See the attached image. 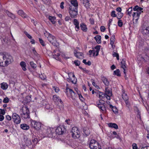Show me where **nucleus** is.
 Returning a JSON list of instances; mask_svg holds the SVG:
<instances>
[{"label":"nucleus","mask_w":149,"mask_h":149,"mask_svg":"<svg viewBox=\"0 0 149 149\" xmlns=\"http://www.w3.org/2000/svg\"><path fill=\"white\" fill-rule=\"evenodd\" d=\"M21 116L22 118L27 119L30 118L29 111L26 106H24L20 109Z\"/></svg>","instance_id":"1"},{"label":"nucleus","mask_w":149,"mask_h":149,"mask_svg":"<svg viewBox=\"0 0 149 149\" xmlns=\"http://www.w3.org/2000/svg\"><path fill=\"white\" fill-rule=\"evenodd\" d=\"M91 149H101V146L99 143L94 139L91 140L89 143Z\"/></svg>","instance_id":"2"},{"label":"nucleus","mask_w":149,"mask_h":149,"mask_svg":"<svg viewBox=\"0 0 149 149\" xmlns=\"http://www.w3.org/2000/svg\"><path fill=\"white\" fill-rule=\"evenodd\" d=\"M65 92L67 95L72 98L73 100H74L76 99L77 95L72 89L69 88L68 87H67L66 88Z\"/></svg>","instance_id":"3"},{"label":"nucleus","mask_w":149,"mask_h":149,"mask_svg":"<svg viewBox=\"0 0 149 149\" xmlns=\"http://www.w3.org/2000/svg\"><path fill=\"white\" fill-rule=\"evenodd\" d=\"M72 137L75 139H78L80 136V133L77 128L74 127L72 128L71 130Z\"/></svg>","instance_id":"4"},{"label":"nucleus","mask_w":149,"mask_h":149,"mask_svg":"<svg viewBox=\"0 0 149 149\" xmlns=\"http://www.w3.org/2000/svg\"><path fill=\"white\" fill-rule=\"evenodd\" d=\"M96 104L97 106L102 111L104 112L106 111V104L104 100H100L99 102H96Z\"/></svg>","instance_id":"5"},{"label":"nucleus","mask_w":149,"mask_h":149,"mask_svg":"<svg viewBox=\"0 0 149 149\" xmlns=\"http://www.w3.org/2000/svg\"><path fill=\"white\" fill-rule=\"evenodd\" d=\"M3 56L6 66L13 61L12 57L8 53L3 54Z\"/></svg>","instance_id":"6"},{"label":"nucleus","mask_w":149,"mask_h":149,"mask_svg":"<svg viewBox=\"0 0 149 149\" xmlns=\"http://www.w3.org/2000/svg\"><path fill=\"white\" fill-rule=\"evenodd\" d=\"M73 6L69 7V12L70 16L72 18H75L76 17L78 14L77 9L74 8Z\"/></svg>","instance_id":"7"},{"label":"nucleus","mask_w":149,"mask_h":149,"mask_svg":"<svg viewBox=\"0 0 149 149\" xmlns=\"http://www.w3.org/2000/svg\"><path fill=\"white\" fill-rule=\"evenodd\" d=\"M45 132L47 136L49 137H52L54 136L55 134V130L53 128L48 127L45 130Z\"/></svg>","instance_id":"8"},{"label":"nucleus","mask_w":149,"mask_h":149,"mask_svg":"<svg viewBox=\"0 0 149 149\" xmlns=\"http://www.w3.org/2000/svg\"><path fill=\"white\" fill-rule=\"evenodd\" d=\"M31 124L32 127L36 130H38L41 128V124L38 122L32 120L31 121Z\"/></svg>","instance_id":"9"},{"label":"nucleus","mask_w":149,"mask_h":149,"mask_svg":"<svg viewBox=\"0 0 149 149\" xmlns=\"http://www.w3.org/2000/svg\"><path fill=\"white\" fill-rule=\"evenodd\" d=\"M66 131L64 126L63 125L60 126L55 130L56 133L58 135L63 134Z\"/></svg>","instance_id":"10"},{"label":"nucleus","mask_w":149,"mask_h":149,"mask_svg":"<svg viewBox=\"0 0 149 149\" xmlns=\"http://www.w3.org/2000/svg\"><path fill=\"white\" fill-rule=\"evenodd\" d=\"M47 39L53 45L56 46L58 45V43L57 42L56 38L52 34Z\"/></svg>","instance_id":"11"},{"label":"nucleus","mask_w":149,"mask_h":149,"mask_svg":"<svg viewBox=\"0 0 149 149\" xmlns=\"http://www.w3.org/2000/svg\"><path fill=\"white\" fill-rule=\"evenodd\" d=\"M12 118L14 122L16 124H19L21 122L20 117L17 113H14L13 114Z\"/></svg>","instance_id":"12"},{"label":"nucleus","mask_w":149,"mask_h":149,"mask_svg":"<svg viewBox=\"0 0 149 149\" xmlns=\"http://www.w3.org/2000/svg\"><path fill=\"white\" fill-rule=\"evenodd\" d=\"M141 31L144 36L148 35H149V26H143L141 27Z\"/></svg>","instance_id":"13"},{"label":"nucleus","mask_w":149,"mask_h":149,"mask_svg":"<svg viewBox=\"0 0 149 149\" xmlns=\"http://www.w3.org/2000/svg\"><path fill=\"white\" fill-rule=\"evenodd\" d=\"M0 65L3 67L7 66L6 64L3 54L0 53Z\"/></svg>","instance_id":"14"},{"label":"nucleus","mask_w":149,"mask_h":149,"mask_svg":"<svg viewBox=\"0 0 149 149\" xmlns=\"http://www.w3.org/2000/svg\"><path fill=\"white\" fill-rule=\"evenodd\" d=\"M60 55L59 52L56 50H54L52 53L53 57L57 60L59 59V56Z\"/></svg>","instance_id":"15"},{"label":"nucleus","mask_w":149,"mask_h":149,"mask_svg":"<svg viewBox=\"0 0 149 149\" xmlns=\"http://www.w3.org/2000/svg\"><path fill=\"white\" fill-rule=\"evenodd\" d=\"M41 103L43 106H45V108L47 109L52 110L53 109L52 106H51L49 104L47 103V102L44 100H42Z\"/></svg>","instance_id":"16"},{"label":"nucleus","mask_w":149,"mask_h":149,"mask_svg":"<svg viewBox=\"0 0 149 149\" xmlns=\"http://www.w3.org/2000/svg\"><path fill=\"white\" fill-rule=\"evenodd\" d=\"M74 54L75 56L79 58L82 59L84 58L83 54L81 52H77V51L74 50Z\"/></svg>","instance_id":"17"},{"label":"nucleus","mask_w":149,"mask_h":149,"mask_svg":"<svg viewBox=\"0 0 149 149\" xmlns=\"http://www.w3.org/2000/svg\"><path fill=\"white\" fill-rule=\"evenodd\" d=\"M71 5L69 7L73 6V8L78 9V3L77 0H72L71 1Z\"/></svg>","instance_id":"18"},{"label":"nucleus","mask_w":149,"mask_h":149,"mask_svg":"<svg viewBox=\"0 0 149 149\" xmlns=\"http://www.w3.org/2000/svg\"><path fill=\"white\" fill-rule=\"evenodd\" d=\"M101 79L106 86H108L109 85V82L106 77L104 76H102Z\"/></svg>","instance_id":"19"},{"label":"nucleus","mask_w":149,"mask_h":149,"mask_svg":"<svg viewBox=\"0 0 149 149\" xmlns=\"http://www.w3.org/2000/svg\"><path fill=\"white\" fill-rule=\"evenodd\" d=\"M75 26V29L76 31H78L80 29L79 22L77 20L74 19L73 22Z\"/></svg>","instance_id":"20"},{"label":"nucleus","mask_w":149,"mask_h":149,"mask_svg":"<svg viewBox=\"0 0 149 149\" xmlns=\"http://www.w3.org/2000/svg\"><path fill=\"white\" fill-rule=\"evenodd\" d=\"M53 99L54 102L56 103H58L59 102L61 103H62V101L60 99L59 96L57 95H54L53 96Z\"/></svg>","instance_id":"21"},{"label":"nucleus","mask_w":149,"mask_h":149,"mask_svg":"<svg viewBox=\"0 0 149 149\" xmlns=\"http://www.w3.org/2000/svg\"><path fill=\"white\" fill-rule=\"evenodd\" d=\"M90 130L87 127H84L83 129L84 135V136H88L90 134Z\"/></svg>","instance_id":"22"},{"label":"nucleus","mask_w":149,"mask_h":149,"mask_svg":"<svg viewBox=\"0 0 149 149\" xmlns=\"http://www.w3.org/2000/svg\"><path fill=\"white\" fill-rule=\"evenodd\" d=\"M18 14L24 18H27V15L22 10H19L17 12Z\"/></svg>","instance_id":"23"},{"label":"nucleus","mask_w":149,"mask_h":149,"mask_svg":"<svg viewBox=\"0 0 149 149\" xmlns=\"http://www.w3.org/2000/svg\"><path fill=\"white\" fill-rule=\"evenodd\" d=\"M20 127L24 130H27L29 128V126L26 124H22L20 125Z\"/></svg>","instance_id":"24"},{"label":"nucleus","mask_w":149,"mask_h":149,"mask_svg":"<svg viewBox=\"0 0 149 149\" xmlns=\"http://www.w3.org/2000/svg\"><path fill=\"white\" fill-rule=\"evenodd\" d=\"M80 27L81 29L84 32H86L87 30V28L86 25L84 23H82L80 24Z\"/></svg>","instance_id":"25"},{"label":"nucleus","mask_w":149,"mask_h":149,"mask_svg":"<svg viewBox=\"0 0 149 149\" xmlns=\"http://www.w3.org/2000/svg\"><path fill=\"white\" fill-rule=\"evenodd\" d=\"M83 4L84 6L87 8H88L90 7V3L88 0H83Z\"/></svg>","instance_id":"26"},{"label":"nucleus","mask_w":149,"mask_h":149,"mask_svg":"<svg viewBox=\"0 0 149 149\" xmlns=\"http://www.w3.org/2000/svg\"><path fill=\"white\" fill-rule=\"evenodd\" d=\"M8 87V85L6 83L3 82L1 84V88L3 90H6Z\"/></svg>","instance_id":"27"},{"label":"nucleus","mask_w":149,"mask_h":149,"mask_svg":"<svg viewBox=\"0 0 149 149\" xmlns=\"http://www.w3.org/2000/svg\"><path fill=\"white\" fill-rule=\"evenodd\" d=\"M20 65H21L22 70L24 71H26V64L24 62L22 61L20 63Z\"/></svg>","instance_id":"28"},{"label":"nucleus","mask_w":149,"mask_h":149,"mask_svg":"<svg viewBox=\"0 0 149 149\" xmlns=\"http://www.w3.org/2000/svg\"><path fill=\"white\" fill-rule=\"evenodd\" d=\"M109 126L110 127L113 128L115 129H118V128L117 125L115 123H110L108 124Z\"/></svg>","instance_id":"29"},{"label":"nucleus","mask_w":149,"mask_h":149,"mask_svg":"<svg viewBox=\"0 0 149 149\" xmlns=\"http://www.w3.org/2000/svg\"><path fill=\"white\" fill-rule=\"evenodd\" d=\"M109 107L110 108L112 109V110L113 112L115 114H117L118 113V110L117 109V108L115 107H113L112 105L110 104L109 105Z\"/></svg>","instance_id":"30"},{"label":"nucleus","mask_w":149,"mask_h":149,"mask_svg":"<svg viewBox=\"0 0 149 149\" xmlns=\"http://www.w3.org/2000/svg\"><path fill=\"white\" fill-rule=\"evenodd\" d=\"M106 96L107 95H112L111 91L108 89V87H106L105 89V93Z\"/></svg>","instance_id":"31"},{"label":"nucleus","mask_w":149,"mask_h":149,"mask_svg":"<svg viewBox=\"0 0 149 149\" xmlns=\"http://www.w3.org/2000/svg\"><path fill=\"white\" fill-rule=\"evenodd\" d=\"M26 146H29L30 148H31V146L32 144V143L30 139H27L25 141Z\"/></svg>","instance_id":"32"},{"label":"nucleus","mask_w":149,"mask_h":149,"mask_svg":"<svg viewBox=\"0 0 149 149\" xmlns=\"http://www.w3.org/2000/svg\"><path fill=\"white\" fill-rule=\"evenodd\" d=\"M133 9L134 11H139L141 12V11L143 10V8L136 5L133 8Z\"/></svg>","instance_id":"33"},{"label":"nucleus","mask_w":149,"mask_h":149,"mask_svg":"<svg viewBox=\"0 0 149 149\" xmlns=\"http://www.w3.org/2000/svg\"><path fill=\"white\" fill-rule=\"evenodd\" d=\"M141 13V12L139 11H136L135 12H134L133 15V17L134 18H135L136 17H139V15Z\"/></svg>","instance_id":"34"},{"label":"nucleus","mask_w":149,"mask_h":149,"mask_svg":"<svg viewBox=\"0 0 149 149\" xmlns=\"http://www.w3.org/2000/svg\"><path fill=\"white\" fill-rule=\"evenodd\" d=\"M49 20L51 21L53 24H54L56 23V21H55L56 17H52L51 16H49Z\"/></svg>","instance_id":"35"},{"label":"nucleus","mask_w":149,"mask_h":149,"mask_svg":"<svg viewBox=\"0 0 149 149\" xmlns=\"http://www.w3.org/2000/svg\"><path fill=\"white\" fill-rule=\"evenodd\" d=\"M94 39L98 43H100L101 42V37L100 35L96 36L94 37Z\"/></svg>","instance_id":"36"},{"label":"nucleus","mask_w":149,"mask_h":149,"mask_svg":"<svg viewBox=\"0 0 149 149\" xmlns=\"http://www.w3.org/2000/svg\"><path fill=\"white\" fill-rule=\"evenodd\" d=\"M100 45H97L95 47V49H96L95 51V52L96 53L95 55L96 56L98 55L99 51L100 49Z\"/></svg>","instance_id":"37"},{"label":"nucleus","mask_w":149,"mask_h":149,"mask_svg":"<svg viewBox=\"0 0 149 149\" xmlns=\"http://www.w3.org/2000/svg\"><path fill=\"white\" fill-rule=\"evenodd\" d=\"M125 61L126 59L123 58L122 60V61L121 62L122 65L121 67L123 69H124V68H126Z\"/></svg>","instance_id":"38"},{"label":"nucleus","mask_w":149,"mask_h":149,"mask_svg":"<svg viewBox=\"0 0 149 149\" xmlns=\"http://www.w3.org/2000/svg\"><path fill=\"white\" fill-rule=\"evenodd\" d=\"M67 80L68 82H71L73 84H75L77 81V79H75V78H74V79L72 80L71 78H70V77L69 78H67Z\"/></svg>","instance_id":"39"},{"label":"nucleus","mask_w":149,"mask_h":149,"mask_svg":"<svg viewBox=\"0 0 149 149\" xmlns=\"http://www.w3.org/2000/svg\"><path fill=\"white\" fill-rule=\"evenodd\" d=\"M113 75H116L118 76H120V71L118 69H117L116 70H115L113 72Z\"/></svg>","instance_id":"40"},{"label":"nucleus","mask_w":149,"mask_h":149,"mask_svg":"<svg viewBox=\"0 0 149 149\" xmlns=\"http://www.w3.org/2000/svg\"><path fill=\"white\" fill-rule=\"evenodd\" d=\"M122 97L123 99L124 100H128V97L127 96V95L125 93H123L122 94Z\"/></svg>","instance_id":"41"},{"label":"nucleus","mask_w":149,"mask_h":149,"mask_svg":"<svg viewBox=\"0 0 149 149\" xmlns=\"http://www.w3.org/2000/svg\"><path fill=\"white\" fill-rule=\"evenodd\" d=\"M32 141L33 145H32V148L34 147L38 142V141L37 138H35L32 140Z\"/></svg>","instance_id":"42"},{"label":"nucleus","mask_w":149,"mask_h":149,"mask_svg":"<svg viewBox=\"0 0 149 149\" xmlns=\"http://www.w3.org/2000/svg\"><path fill=\"white\" fill-rule=\"evenodd\" d=\"M106 94L102 92H99V97L100 98L102 99L104 97H105Z\"/></svg>","instance_id":"43"},{"label":"nucleus","mask_w":149,"mask_h":149,"mask_svg":"<svg viewBox=\"0 0 149 149\" xmlns=\"http://www.w3.org/2000/svg\"><path fill=\"white\" fill-rule=\"evenodd\" d=\"M30 65L32 68H35L37 67V65L36 64L34 63L33 61H31L30 63Z\"/></svg>","instance_id":"44"},{"label":"nucleus","mask_w":149,"mask_h":149,"mask_svg":"<svg viewBox=\"0 0 149 149\" xmlns=\"http://www.w3.org/2000/svg\"><path fill=\"white\" fill-rule=\"evenodd\" d=\"M117 14L118 15L117 18L118 19H120L123 16V14L121 12H118Z\"/></svg>","instance_id":"45"},{"label":"nucleus","mask_w":149,"mask_h":149,"mask_svg":"<svg viewBox=\"0 0 149 149\" xmlns=\"http://www.w3.org/2000/svg\"><path fill=\"white\" fill-rule=\"evenodd\" d=\"M113 56L114 57H116L117 59L118 60L119 59V56L118 54L116 52H113L112 54Z\"/></svg>","instance_id":"46"},{"label":"nucleus","mask_w":149,"mask_h":149,"mask_svg":"<svg viewBox=\"0 0 149 149\" xmlns=\"http://www.w3.org/2000/svg\"><path fill=\"white\" fill-rule=\"evenodd\" d=\"M7 14L8 16L11 17L12 19H14L15 18V15L11 13H10L9 12H8Z\"/></svg>","instance_id":"47"},{"label":"nucleus","mask_w":149,"mask_h":149,"mask_svg":"<svg viewBox=\"0 0 149 149\" xmlns=\"http://www.w3.org/2000/svg\"><path fill=\"white\" fill-rule=\"evenodd\" d=\"M111 16L113 17H116L117 15L116 14V12L114 10H113L111 13Z\"/></svg>","instance_id":"48"},{"label":"nucleus","mask_w":149,"mask_h":149,"mask_svg":"<svg viewBox=\"0 0 149 149\" xmlns=\"http://www.w3.org/2000/svg\"><path fill=\"white\" fill-rule=\"evenodd\" d=\"M118 26L119 27H121L123 25V23L122 20H120V19H119V20L118 21Z\"/></svg>","instance_id":"49"},{"label":"nucleus","mask_w":149,"mask_h":149,"mask_svg":"<svg viewBox=\"0 0 149 149\" xmlns=\"http://www.w3.org/2000/svg\"><path fill=\"white\" fill-rule=\"evenodd\" d=\"M39 42L41 44V45L43 46H45V45L44 43V42L43 41V40L41 38H39Z\"/></svg>","instance_id":"50"},{"label":"nucleus","mask_w":149,"mask_h":149,"mask_svg":"<svg viewBox=\"0 0 149 149\" xmlns=\"http://www.w3.org/2000/svg\"><path fill=\"white\" fill-rule=\"evenodd\" d=\"M45 36L47 38H48L51 34L48 32L46 31L45 33H44Z\"/></svg>","instance_id":"51"},{"label":"nucleus","mask_w":149,"mask_h":149,"mask_svg":"<svg viewBox=\"0 0 149 149\" xmlns=\"http://www.w3.org/2000/svg\"><path fill=\"white\" fill-rule=\"evenodd\" d=\"M132 10V7H130L129 8V9L127 10V11H128L127 14H128L130 16V14L131 13V11Z\"/></svg>","instance_id":"52"},{"label":"nucleus","mask_w":149,"mask_h":149,"mask_svg":"<svg viewBox=\"0 0 149 149\" xmlns=\"http://www.w3.org/2000/svg\"><path fill=\"white\" fill-rule=\"evenodd\" d=\"M134 109L135 110H136V111L138 113V115L140 116V112L138 108L136 107H134Z\"/></svg>","instance_id":"53"},{"label":"nucleus","mask_w":149,"mask_h":149,"mask_svg":"<svg viewBox=\"0 0 149 149\" xmlns=\"http://www.w3.org/2000/svg\"><path fill=\"white\" fill-rule=\"evenodd\" d=\"M9 99L8 97H6L4 99L3 102L4 103H7L9 102Z\"/></svg>","instance_id":"54"},{"label":"nucleus","mask_w":149,"mask_h":149,"mask_svg":"<svg viewBox=\"0 0 149 149\" xmlns=\"http://www.w3.org/2000/svg\"><path fill=\"white\" fill-rule=\"evenodd\" d=\"M78 94L79 95V97L80 99L83 102L84 101V99L82 96V95L81 94H80L78 92H77Z\"/></svg>","instance_id":"55"},{"label":"nucleus","mask_w":149,"mask_h":149,"mask_svg":"<svg viewBox=\"0 0 149 149\" xmlns=\"http://www.w3.org/2000/svg\"><path fill=\"white\" fill-rule=\"evenodd\" d=\"M133 149H138L136 144L133 143L132 145Z\"/></svg>","instance_id":"56"},{"label":"nucleus","mask_w":149,"mask_h":149,"mask_svg":"<svg viewBox=\"0 0 149 149\" xmlns=\"http://www.w3.org/2000/svg\"><path fill=\"white\" fill-rule=\"evenodd\" d=\"M24 33L30 39H31L32 38V36L28 34L27 32H25Z\"/></svg>","instance_id":"57"},{"label":"nucleus","mask_w":149,"mask_h":149,"mask_svg":"<svg viewBox=\"0 0 149 149\" xmlns=\"http://www.w3.org/2000/svg\"><path fill=\"white\" fill-rule=\"evenodd\" d=\"M74 63L76 66H79L80 64V63L78 61H74Z\"/></svg>","instance_id":"58"},{"label":"nucleus","mask_w":149,"mask_h":149,"mask_svg":"<svg viewBox=\"0 0 149 149\" xmlns=\"http://www.w3.org/2000/svg\"><path fill=\"white\" fill-rule=\"evenodd\" d=\"M5 112L4 109H0V114H2L4 115L5 114Z\"/></svg>","instance_id":"59"},{"label":"nucleus","mask_w":149,"mask_h":149,"mask_svg":"<svg viewBox=\"0 0 149 149\" xmlns=\"http://www.w3.org/2000/svg\"><path fill=\"white\" fill-rule=\"evenodd\" d=\"M65 122H66L67 123V124L68 125H70L71 123V121L69 119H66L65 120Z\"/></svg>","instance_id":"60"},{"label":"nucleus","mask_w":149,"mask_h":149,"mask_svg":"<svg viewBox=\"0 0 149 149\" xmlns=\"http://www.w3.org/2000/svg\"><path fill=\"white\" fill-rule=\"evenodd\" d=\"M100 29L101 31L102 32H104L106 29L105 27L104 26H101Z\"/></svg>","instance_id":"61"},{"label":"nucleus","mask_w":149,"mask_h":149,"mask_svg":"<svg viewBox=\"0 0 149 149\" xmlns=\"http://www.w3.org/2000/svg\"><path fill=\"white\" fill-rule=\"evenodd\" d=\"M32 50H33V53L35 55H36L38 54L37 52H36V51L35 50V47H33L32 48Z\"/></svg>","instance_id":"62"},{"label":"nucleus","mask_w":149,"mask_h":149,"mask_svg":"<svg viewBox=\"0 0 149 149\" xmlns=\"http://www.w3.org/2000/svg\"><path fill=\"white\" fill-rule=\"evenodd\" d=\"M110 41H111L110 44L111 45L112 47L113 48H114L115 47V46L114 45L113 46V44L114 43V42L115 41V40H110Z\"/></svg>","instance_id":"63"},{"label":"nucleus","mask_w":149,"mask_h":149,"mask_svg":"<svg viewBox=\"0 0 149 149\" xmlns=\"http://www.w3.org/2000/svg\"><path fill=\"white\" fill-rule=\"evenodd\" d=\"M64 4V2H62L60 4V7L62 9H63L64 8L63 5Z\"/></svg>","instance_id":"64"}]
</instances>
